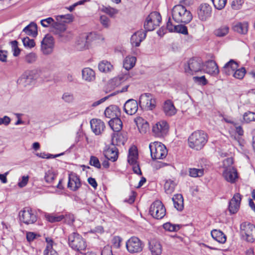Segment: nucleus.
Masks as SVG:
<instances>
[{"label":"nucleus","instance_id":"obj_18","mask_svg":"<svg viewBox=\"0 0 255 255\" xmlns=\"http://www.w3.org/2000/svg\"><path fill=\"white\" fill-rule=\"evenodd\" d=\"M103 152L105 157L108 160L115 162L118 159L119 151L115 146H106Z\"/></svg>","mask_w":255,"mask_h":255},{"label":"nucleus","instance_id":"obj_48","mask_svg":"<svg viewBox=\"0 0 255 255\" xmlns=\"http://www.w3.org/2000/svg\"><path fill=\"white\" fill-rule=\"evenodd\" d=\"M243 119L246 123L255 121V113L251 112H246L244 114Z\"/></svg>","mask_w":255,"mask_h":255},{"label":"nucleus","instance_id":"obj_36","mask_svg":"<svg viewBox=\"0 0 255 255\" xmlns=\"http://www.w3.org/2000/svg\"><path fill=\"white\" fill-rule=\"evenodd\" d=\"M233 30L240 34L247 33L248 30V24L247 22H238L233 26Z\"/></svg>","mask_w":255,"mask_h":255},{"label":"nucleus","instance_id":"obj_62","mask_svg":"<svg viewBox=\"0 0 255 255\" xmlns=\"http://www.w3.org/2000/svg\"><path fill=\"white\" fill-rule=\"evenodd\" d=\"M101 23L105 27L108 28L110 25V19L106 15H102L100 17Z\"/></svg>","mask_w":255,"mask_h":255},{"label":"nucleus","instance_id":"obj_40","mask_svg":"<svg viewBox=\"0 0 255 255\" xmlns=\"http://www.w3.org/2000/svg\"><path fill=\"white\" fill-rule=\"evenodd\" d=\"M98 68L101 72L106 73L112 70L113 66L109 62L103 60L99 63Z\"/></svg>","mask_w":255,"mask_h":255},{"label":"nucleus","instance_id":"obj_55","mask_svg":"<svg viewBox=\"0 0 255 255\" xmlns=\"http://www.w3.org/2000/svg\"><path fill=\"white\" fill-rule=\"evenodd\" d=\"M55 21L51 17H48L47 18L42 19L40 21L41 24L44 27H47L50 25L51 26L53 25V23H54Z\"/></svg>","mask_w":255,"mask_h":255},{"label":"nucleus","instance_id":"obj_2","mask_svg":"<svg viewBox=\"0 0 255 255\" xmlns=\"http://www.w3.org/2000/svg\"><path fill=\"white\" fill-rule=\"evenodd\" d=\"M189 146L196 150L201 149L208 141V135L203 130H196L188 137Z\"/></svg>","mask_w":255,"mask_h":255},{"label":"nucleus","instance_id":"obj_34","mask_svg":"<svg viewBox=\"0 0 255 255\" xmlns=\"http://www.w3.org/2000/svg\"><path fill=\"white\" fill-rule=\"evenodd\" d=\"M53 25L50 27V32L58 36L64 30L67 29L66 26L58 22H55Z\"/></svg>","mask_w":255,"mask_h":255},{"label":"nucleus","instance_id":"obj_38","mask_svg":"<svg viewBox=\"0 0 255 255\" xmlns=\"http://www.w3.org/2000/svg\"><path fill=\"white\" fill-rule=\"evenodd\" d=\"M148 21H152L154 25L159 26L161 21V16L160 13L157 11L151 12L146 17Z\"/></svg>","mask_w":255,"mask_h":255},{"label":"nucleus","instance_id":"obj_25","mask_svg":"<svg viewBox=\"0 0 255 255\" xmlns=\"http://www.w3.org/2000/svg\"><path fill=\"white\" fill-rule=\"evenodd\" d=\"M163 110L165 115L168 117L174 115L177 112L173 102L170 100H167L164 102Z\"/></svg>","mask_w":255,"mask_h":255},{"label":"nucleus","instance_id":"obj_37","mask_svg":"<svg viewBox=\"0 0 255 255\" xmlns=\"http://www.w3.org/2000/svg\"><path fill=\"white\" fill-rule=\"evenodd\" d=\"M137 151L135 147H131L129 149L128 161L131 165H134L136 163L137 159Z\"/></svg>","mask_w":255,"mask_h":255},{"label":"nucleus","instance_id":"obj_63","mask_svg":"<svg viewBox=\"0 0 255 255\" xmlns=\"http://www.w3.org/2000/svg\"><path fill=\"white\" fill-rule=\"evenodd\" d=\"M63 219H64L65 222L69 225L72 224L74 221V216L71 214H68L64 215Z\"/></svg>","mask_w":255,"mask_h":255},{"label":"nucleus","instance_id":"obj_52","mask_svg":"<svg viewBox=\"0 0 255 255\" xmlns=\"http://www.w3.org/2000/svg\"><path fill=\"white\" fill-rule=\"evenodd\" d=\"M37 55L35 53L31 52L25 56V61L26 63L31 64L36 61Z\"/></svg>","mask_w":255,"mask_h":255},{"label":"nucleus","instance_id":"obj_26","mask_svg":"<svg viewBox=\"0 0 255 255\" xmlns=\"http://www.w3.org/2000/svg\"><path fill=\"white\" fill-rule=\"evenodd\" d=\"M149 249L152 255H160L162 253V246L159 242L155 240L149 241Z\"/></svg>","mask_w":255,"mask_h":255},{"label":"nucleus","instance_id":"obj_23","mask_svg":"<svg viewBox=\"0 0 255 255\" xmlns=\"http://www.w3.org/2000/svg\"><path fill=\"white\" fill-rule=\"evenodd\" d=\"M121 114L120 109L116 105H111L107 107L105 111V116L111 120L120 117Z\"/></svg>","mask_w":255,"mask_h":255},{"label":"nucleus","instance_id":"obj_57","mask_svg":"<svg viewBox=\"0 0 255 255\" xmlns=\"http://www.w3.org/2000/svg\"><path fill=\"white\" fill-rule=\"evenodd\" d=\"M22 42L25 47L32 48L35 44L33 39H30L28 37H24L22 39Z\"/></svg>","mask_w":255,"mask_h":255},{"label":"nucleus","instance_id":"obj_28","mask_svg":"<svg viewBox=\"0 0 255 255\" xmlns=\"http://www.w3.org/2000/svg\"><path fill=\"white\" fill-rule=\"evenodd\" d=\"M82 79L87 82H91L95 79V72L90 68H85L82 71Z\"/></svg>","mask_w":255,"mask_h":255},{"label":"nucleus","instance_id":"obj_51","mask_svg":"<svg viewBox=\"0 0 255 255\" xmlns=\"http://www.w3.org/2000/svg\"><path fill=\"white\" fill-rule=\"evenodd\" d=\"M46 218L49 222L54 223L62 220L64 219V215L54 216L48 215L46 216Z\"/></svg>","mask_w":255,"mask_h":255},{"label":"nucleus","instance_id":"obj_29","mask_svg":"<svg viewBox=\"0 0 255 255\" xmlns=\"http://www.w3.org/2000/svg\"><path fill=\"white\" fill-rule=\"evenodd\" d=\"M223 174L225 179L231 183L234 182L236 178H237V172L234 168L226 169Z\"/></svg>","mask_w":255,"mask_h":255},{"label":"nucleus","instance_id":"obj_15","mask_svg":"<svg viewBox=\"0 0 255 255\" xmlns=\"http://www.w3.org/2000/svg\"><path fill=\"white\" fill-rule=\"evenodd\" d=\"M197 13L201 20L206 21L211 16L212 7L208 3H202L199 6Z\"/></svg>","mask_w":255,"mask_h":255},{"label":"nucleus","instance_id":"obj_17","mask_svg":"<svg viewBox=\"0 0 255 255\" xmlns=\"http://www.w3.org/2000/svg\"><path fill=\"white\" fill-rule=\"evenodd\" d=\"M81 186V183L79 176L73 172L69 174L68 187L71 190L76 191Z\"/></svg>","mask_w":255,"mask_h":255},{"label":"nucleus","instance_id":"obj_54","mask_svg":"<svg viewBox=\"0 0 255 255\" xmlns=\"http://www.w3.org/2000/svg\"><path fill=\"white\" fill-rule=\"evenodd\" d=\"M55 176V174L52 171L48 170L45 173L44 178L46 182L51 183L54 180Z\"/></svg>","mask_w":255,"mask_h":255},{"label":"nucleus","instance_id":"obj_58","mask_svg":"<svg viewBox=\"0 0 255 255\" xmlns=\"http://www.w3.org/2000/svg\"><path fill=\"white\" fill-rule=\"evenodd\" d=\"M12 50L13 51V55L14 56H17L20 52V49L18 47V42L16 40L11 42Z\"/></svg>","mask_w":255,"mask_h":255},{"label":"nucleus","instance_id":"obj_13","mask_svg":"<svg viewBox=\"0 0 255 255\" xmlns=\"http://www.w3.org/2000/svg\"><path fill=\"white\" fill-rule=\"evenodd\" d=\"M166 28L169 32L188 34L187 27L184 25L175 24L169 17L166 23Z\"/></svg>","mask_w":255,"mask_h":255},{"label":"nucleus","instance_id":"obj_10","mask_svg":"<svg viewBox=\"0 0 255 255\" xmlns=\"http://www.w3.org/2000/svg\"><path fill=\"white\" fill-rule=\"evenodd\" d=\"M143 247V243L136 237H131L126 243L127 249L131 254L140 253L142 251Z\"/></svg>","mask_w":255,"mask_h":255},{"label":"nucleus","instance_id":"obj_31","mask_svg":"<svg viewBox=\"0 0 255 255\" xmlns=\"http://www.w3.org/2000/svg\"><path fill=\"white\" fill-rule=\"evenodd\" d=\"M174 207L178 211H182L184 208L183 198L181 194H177L174 195L172 198Z\"/></svg>","mask_w":255,"mask_h":255},{"label":"nucleus","instance_id":"obj_5","mask_svg":"<svg viewBox=\"0 0 255 255\" xmlns=\"http://www.w3.org/2000/svg\"><path fill=\"white\" fill-rule=\"evenodd\" d=\"M149 147L151 158L153 160L163 159L167 154V149L161 142L155 141L150 143Z\"/></svg>","mask_w":255,"mask_h":255},{"label":"nucleus","instance_id":"obj_56","mask_svg":"<svg viewBox=\"0 0 255 255\" xmlns=\"http://www.w3.org/2000/svg\"><path fill=\"white\" fill-rule=\"evenodd\" d=\"M102 11L109 14L111 17L114 16L115 14L118 13V10L116 9L111 7H103Z\"/></svg>","mask_w":255,"mask_h":255},{"label":"nucleus","instance_id":"obj_39","mask_svg":"<svg viewBox=\"0 0 255 255\" xmlns=\"http://www.w3.org/2000/svg\"><path fill=\"white\" fill-rule=\"evenodd\" d=\"M136 58L134 56H127L123 62L124 67L127 70L131 69L135 65Z\"/></svg>","mask_w":255,"mask_h":255},{"label":"nucleus","instance_id":"obj_11","mask_svg":"<svg viewBox=\"0 0 255 255\" xmlns=\"http://www.w3.org/2000/svg\"><path fill=\"white\" fill-rule=\"evenodd\" d=\"M169 126L165 121H160L155 124L152 127V132L157 137H164L168 131Z\"/></svg>","mask_w":255,"mask_h":255},{"label":"nucleus","instance_id":"obj_6","mask_svg":"<svg viewBox=\"0 0 255 255\" xmlns=\"http://www.w3.org/2000/svg\"><path fill=\"white\" fill-rule=\"evenodd\" d=\"M21 223L28 225L34 224L37 220L36 213L30 207H25L19 212Z\"/></svg>","mask_w":255,"mask_h":255},{"label":"nucleus","instance_id":"obj_45","mask_svg":"<svg viewBox=\"0 0 255 255\" xmlns=\"http://www.w3.org/2000/svg\"><path fill=\"white\" fill-rule=\"evenodd\" d=\"M163 227L166 231L169 232H177L180 229L179 225L172 224L169 222L164 224Z\"/></svg>","mask_w":255,"mask_h":255},{"label":"nucleus","instance_id":"obj_43","mask_svg":"<svg viewBox=\"0 0 255 255\" xmlns=\"http://www.w3.org/2000/svg\"><path fill=\"white\" fill-rule=\"evenodd\" d=\"M176 184L173 180H167L164 184L165 191L167 194L172 193L175 189Z\"/></svg>","mask_w":255,"mask_h":255},{"label":"nucleus","instance_id":"obj_42","mask_svg":"<svg viewBox=\"0 0 255 255\" xmlns=\"http://www.w3.org/2000/svg\"><path fill=\"white\" fill-rule=\"evenodd\" d=\"M47 245L45 250L44 251V255H58L56 251L53 250L52 247V241L50 240L49 241L46 239Z\"/></svg>","mask_w":255,"mask_h":255},{"label":"nucleus","instance_id":"obj_50","mask_svg":"<svg viewBox=\"0 0 255 255\" xmlns=\"http://www.w3.org/2000/svg\"><path fill=\"white\" fill-rule=\"evenodd\" d=\"M157 26V25H154V24H153L152 21H148V19L146 18L144 23V28L145 30L143 31H146V33L147 31L153 30Z\"/></svg>","mask_w":255,"mask_h":255},{"label":"nucleus","instance_id":"obj_3","mask_svg":"<svg viewBox=\"0 0 255 255\" xmlns=\"http://www.w3.org/2000/svg\"><path fill=\"white\" fill-rule=\"evenodd\" d=\"M204 63L200 58L193 57L190 58L184 64V71L187 75H193L203 70Z\"/></svg>","mask_w":255,"mask_h":255},{"label":"nucleus","instance_id":"obj_30","mask_svg":"<svg viewBox=\"0 0 255 255\" xmlns=\"http://www.w3.org/2000/svg\"><path fill=\"white\" fill-rule=\"evenodd\" d=\"M109 125L115 132L120 131L123 128V123L120 117L114 118L109 122Z\"/></svg>","mask_w":255,"mask_h":255},{"label":"nucleus","instance_id":"obj_22","mask_svg":"<svg viewBox=\"0 0 255 255\" xmlns=\"http://www.w3.org/2000/svg\"><path fill=\"white\" fill-rule=\"evenodd\" d=\"M146 31H144L142 29L135 32L131 37L130 42L132 45L135 47L139 46L141 41H142L146 37Z\"/></svg>","mask_w":255,"mask_h":255},{"label":"nucleus","instance_id":"obj_35","mask_svg":"<svg viewBox=\"0 0 255 255\" xmlns=\"http://www.w3.org/2000/svg\"><path fill=\"white\" fill-rule=\"evenodd\" d=\"M126 139L124 135L120 133H113L112 136V145H120L124 144Z\"/></svg>","mask_w":255,"mask_h":255},{"label":"nucleus","instance_id":"obj_7","mask_svg":"<svg viewBox=\"0 0 255 255\" xmlns=\"http://www.w3.org/2000/svg\"><path fill=\"white\" fill-rule=\"evenodd\" d=\"M241 233L246 240L253 243L255 240V226L249 222H244L241 224Z\"/></svg>","mask_w":255,"mask_h":255},{"label":"nucleus","instance_id":"obj_49","mask_svg":"<svg viewBox=\"0 0 255 255\" xmlns=\"http://www.w3.org/2000/svg\"><path fill=\"white\" fill-rule=\"evenodd\" d=\"M214 7L219 10L223 9L226 5L227 0H212Z\"/></svg>","mask_w":255,"mask_h":255},{"label":"nucleus","instance_id":"obj_60","mask_svg":"<svg viewBox=\"0 0 255 255\" xmlns=\"http://www.w3.org/2000/svg\"><path fill=\"white\" fill-rule=\"evenodd\" d=\"M62 99L67 103H71L74 100L73 95L71 93L66 92L62 96Z\"/></svg>","mask_w":255,"mask_h":255},{"label":"nucleus","instance_id":"obj_9","mask_svg":"<svg viewBox=\"0 0 255 255\" xmlns=\"http://www.w3.org/2000/svg\"><path fill=\"white\" fill-rule=\"evenodd\" d=\"M139 106L146 110H152L156 107V101L150 93L141 94L139 98Z\"/></svg>","mask_w":255,"mask_h":255},{"label":"nucleus","instance_id":"obj_21","mask_svg":"<svg viewBox=\"0 0 255 255\" xmlns=\"http://www.w3.org/2000/svg\"><path fill=\"white\" fill-rule=\"evenodd\" d=\"M90 124L92 131L96 135L101 134L105 128L104 123L99 119H92L90 122Z\"/></svg>","mask_w":255,"mask_h":255},{"label":"nucleus","instance_id":"obj_14","mask_svg":"<svg viewBox=\"0 0 255 255\" xmlns=\"http://www.w3.org/2000/svg\"><path fill=\"white\" fill-rule=\"evenodd\" d=\"M242 196L239 193L234 194L229 203L228 209L231 214L236 213L240 206Z\"/></svg>","mask_w":255,"mask_h":255},{"label":"nucleus","instance_id":"obj_24","mask_svg":"<svg viewBox=\"0 0 255 255\" xmlns=\"http://www.w3.org/2000/svg\"><path fill=\"white\" fill-rule=\"evenodd\" d=\"M239 67L238 64L234 60L231 59L223 67L222 72L226 75H232L234 71Z\"/></svg>","mask_w":255,"mask_h":255},{"label":"nucleus","instance_id":"obj_61","mask_svg":"<svg viewBox=\"0 0 255 255\" xmlns=\"http://www.w3.org/2000/svg\"><path fill=\"white\" fill-rule=\"evenodd\" d=\"M244 1L243 0H235L232 1V7L234 9L238 10L241 8Z\"/></svg>","mask_w":255,"mask_h":255},{"label":"nucleus","instance_id":"obj_59","mask_svg":"<svg viewBox=\"0 0 255 255\" xmlns=\"http://www.w3.org/2000/svg\"><path fill=\"white\" fill-rule=\"evenodd\" d=\"M195 82L200 84L202 85H205L207 84V80L205 78V76L201 77L195 76L193 78Z\"/></svg>","mask_w":255,"mask_h":255},{"label":"nucleus","instance_id":"obj_44","mask_svg":"<svg viewBox=\"0 0 255 255\" xmlns=\"http://www.w3.org/2000/svg\"><path fill=\"white\" fill-rule=\"evenodd\" d=\"M229 30V27L227 25H224L217 29L214 33L217 36L223 37L228 33Z\"/></svg>","mask_w":255,"mask_h":255},{"label":"nucleus","instance_id":"obj_20","mask_svg":"<svg viewBox=\"0 0 255 255\" xmlns=\"http://www.w3.org/2000/svg\"><path fill=\"white\" fill-rule=\"evenodd\" d=\"M203 71L212 75H217L219 70L217 63L213 60H208L204 63Z\"/></svg>","mask_w":255,"mask_h":255},{"label":"nucleus","instance_id":"obj_33","mask_svg":"<svg viewBox=\"0 0 255 255\" xmlns=\"http://www.w3.org/2000/svg\"><path fill=\"white\" fill-rule=\"evenodd\" d=\"M211 234L212 238L220 243L224 244L226 241V235L220 230H213Z\"/></svg>","mask_w":255,"mask_h":255},{"label":"nucleus","instance_id":"obj_32","mask_svg":"<svg viewBox=\"0 0 255 255\" xmlns=\"http://www.w3.org/2000/svg\"><path fill=\"white\" fill-rule=\"evenodd\" d=\"M26 34L35 37L37 35V26L34 22H31L23 30Z\"/></svg>","mask_w":255,"mask_h":255},{"label":"nucleus","instance_id":"obj_41","mask_svg":"<svg viewBox=\"0 0 255 255\" xmlns=\"http://www.w3.org/2000/svg\"><path fill=\"white\" fill-rule=\"evenodd\" d=\"M57 37L62 42H67L70 40L73 37V34L71 31L64 30Z\"/></svg>","mask_w":255,"mask_h":255},{"label":"nucleus","instance_id":"obj_1","mask_svg":"<svg viewBox=\"0 0 255 255\" xmlns=\"http://www.w3.org/2000/svg\"><path fill=\"white\" fill-rule=\"evenodd\" d=\"M172 17L174 22L177 23H188L192 19L190 10L182 4L175 5L172 9Z\"/></svg>","mask_w":255,"mask_h":255},{"label":"nucleus","instance_id":"obj_12","mask_svg":"<svg viewBox=\"0 0 255 255\" xmlns=\"http://www.w3.org/2000/svg\"><path fill=\"white\" fill-rule=\"evenodd\" d=\"M54 46V38L50 34H46L41 42V48L43 54L47 55L51 53Z\"/></svg>","mask_w":255,"mask_h":255},{"label":"nucleus","instance_id":"obj_27","mask_svg":"<svg viewBox=\"0 0 255 255\" xmlns=\"http://www.w3.org/2000/svg\"><path fill=\"white\" fill-rule=\"evenodd\" d=\"M91 34L82 35L77 41V48L79 50L87 49L89 47V38Z\"/></svg>","mask_w":255,"mask_h":255},{"label":"nucleus","instance_id":"obj_19","mask_svg":"<svg viewBox=\"0 0 255 255\" xmlns=\"http://www.w3.org/2000/svg\"><path fill=\"white\" fill-rule=\"evenodd\" d=\"M139 102L138 103L134 99L128 100L124 105V111L128 115H133L135 114L138 110V106Z\"/></svg>","mask_w":255,"mask_h":255},{"label":"nucleus","instance_id":"obj_8","mask_svg":"<svg viewBox=\"0 0 255 255\" xmlns=\"http://www.w3.org/2000/svg\"><path fill=\"white\" fill-rule=\"evenodd\" d=\"M149 213L154 218L160 220L166 214V209L159 200L155 201L150 206Z\"/></svg>","mask_w":255,"mask_h":255},{"label":"nucleus","instance_id":"obj_46","mask_svg":"<svg viewBox=\"0 0 255 255\" xmlns=\"http://www.w3.org/2000/svg\"><path fill=\"white\" fill-rule=\"evenodd\" d=\"M189 175L192 177H200L203 175V169H197L195 168H190L189 171Z\"/></svg>","mask_w":255,"mask_h":255},{"label":"nucleus","instance_id":"obj_47","mask_svg":"<svg viewBox=\"0 0 255 255\" xmlns=\"http://www.w3.org/2000/svg\"><path fill=\"white\" fill-rule=\"evenodd\" d=\"M246 71L245 68L242 67L239 69H236L233 73V76L237 79H242L246 74Z\"/></svg>","mask_w":255,"mask_h":255},{"label":"nucleus","instance_id":"obj_53","mask_svg":"<svg viewBox=\"0 0 255 255\" xmlns=\"http://www.w3.org/2000/svg\"><path fill=\"white\" fill-rule=\"evenodd\" d=\"M89 164L91 166H93L98 169H100L101 167V164L99 159L95 156H91L90 157Z\"/></svg>","mask_w":255,"mask_h":255},{"label":"nucleus","instance_id":"obj_4","mask_svg":"<svg viewBox=\"0 0 255 255\" xmlns=\"http://www.w3.org/2000/svg\"><path fill=\"white\" fill-rule=\"evenodd\" d=\"M68 244L73 250L80 253L87 247L86 241L77 232H73L69 235Z\"/></svg>","mask_w":255,"mask_h":255},{"label":"nucleus","instance_id":"obj_64","mask_svg":"<svg viewBox=\"0 0 255 255\" xmlns=\"http://www.w3.org/2000/svg\"><path fill=\"white\" fill-rule=\"evenodd\" d=\"M122 239L119 236L114 237L112 241L113 246L116 248H119L121 246Z\"/></svg>","mask_w":255,"mask_h":255},{"label":"nucleus","instance_id":"obj_16","mask_svg":"<svg viewBox=\"0 0 255 255\" xmlns=\"http://www.w3.org/2000/svg\"><path fill=\"white\" fill-rule=\"evenodd\" d=\"M34 80L33 72L29 71L21 75L18 79L17 83L20 87L24 88L31 85L34 82Z\"/></svg>","mask_w":255,"mask_h":255}]
</instances>
